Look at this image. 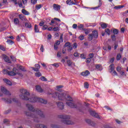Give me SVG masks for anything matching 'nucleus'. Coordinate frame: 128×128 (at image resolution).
Masks as SVG:
<instances>
[{
    "label": "nucleus",
    "instance_id": "obj_1",
    "mask_svg": "<svg viewBox=\"0 0 128 128\" xmlns=\"http://www.w3.org/2000/svg\"><path fill=\"white\" fill-rule=\"evenodd\" d=\"M20 92L22 94L20 96V98L23 100H28L30 102H40L41 104H48V100L42 99V98H38L36 96H33L32 98H28L30 96V92L26 89H21L20 90Z\"/></svg>",
    "mask_w": 128,
    "mask_h": 128
},
{
    "label": "nucleus",
    "instance_id": "obj_22",
    "mask_svg": "<svg viewBox=\"0 0 128 128\" xmlns=\"http://www.w3.org/2000/svg\"><path fill=\"white\" fill-rule=\"evenodd\" d=\"M22 12L25 16H28L30 14V12H28L26 11V10L24 9H22Z\"/></svg>",
    "mask_w": 128,
    "mask_h": 128
},
{
    "label": "nucleus",
    "instance_id": "obj_31",
    "mask_svg": "<svg viewBox=\"0 0 128 128\" xmlns=\"http://www.w3.org/2000/svg\"><path fill=\"white\" fill-rule=\"evenodd\" d=\"M102 1L100 0H99V4L98 6H96L94 8V10H96L97 8H100V6H102Z\"/></svg>",
    "mask_w": 128,
    "mask_h": 128
},
{
    "label": "nucleus",
    "instance_id": "obj_34",
    "mask_svg": "<svg viewBox=\"0 0 128 128\" xmlns=\"http://www.w3.org/2000/svg\"><path fill=\"white\" fill-rule=\"evenodd\" d=\"M108 24H106V23L101 24V28H106Z\"/></svg>",
    "mask_w": 128,
    "mask_h": 128
},
{
    "label": "nucleus",
    "instance_id": "obj_27",
    "mask_svg": "<svg viewBox=\"0 0 128 128\" xmlns=\"http://www.w3.org/2000/svg\"><path fill=\"white\" fill-rule=\"evenodd\" d=\"M78 28H79V30H84V26L82 24H80V25H78Z\"/></svg>",
    "mask_w": 128,
    "mask_h": 128
},
{
    "label": "nucleus",
    "instance_id": "obj_37",
    "mask_svg": "<svg viewBox=\"0 0 128 128\" xmlns=\"http://www.w3.org/2000/svg\"><path fill=\"white\" fill-rule=\"evenodd\" d=\"M40 80H42L43 82H47L48 81V80H46V77L42 76H41L40 78Z\"/></svg>",
    "mask_w": 128,
    "mask_h": 128
},
{
    "label": "nucleus",
    "instance_id": "obj_42",
    "mask_svg": "<svg viewBox=\"0 0 128 128\" xmlns=\"http://www.w3.org/2000/svg\"><path fill=\"white\" fill-rule=\"evenodd\" d=\"M79 40H84V35L81 34L79 37H78Z\"/></svg>",
    "mask_w": 128,
    "mask_h": 128
},
{
    "label": "nucleus",
    "instance_id": "obj_41",
    "mask_svg": "<svg viewBox=\"0 0 128 128\" xmlns=\"http://www.w3.org/2000/svg\"><path fill=\"white\" fill-rule=\"evenodd\" d=\"M83 30L85 32L86 34H90V30H88V29L84 28Z\"/></svg>",
    "mask_w": 128,
    "mask_h": 128
},
{
    "label": "nucleus",
    "instance_id": "obj_39",
    "mask_svg": "<svg viewBox=\"0 0 128 128\" xmlns=\"http://www.w3.org/2000/svg\"><path fill=\"white\" fill-rule=\"evenodd\" d=\"M120 58H122V55L120 54H118L116 56L117 60H120Z\"/></svg>",
    "mask_w": 128,
    "mask_h": 128
},
{
    "label": "nucleus",
    "instance_id": "obj_25",
    "mask_svg": "<svg viewBox=\"0 0 128 128\" xmlns=\"http://www.w3.org/2000/svg\"><path fill=\"white\" fill-rule=\"evenodd\" d=\"M110 70H111L110 72L112 73V72H114V64H112L110 65Z\"/></svg>",
    "mask_w": 128,
    "mask_h": 128
},
{
    "label": "nucleus",
    "instance_id": "obj_63",
    "mask_svg": "<svg viewBox=\"0 0 128 128\" xmlns=\"http://www.w3.org/2000/svg\"><path fill=\"white\" fill-rule=\"evenodd\" d=\"M24 4H28V0H22Z\"/></svg>",
    "mask_w": 128,
    "mask_h": 128
},
{
    "label": "nucleus",
    "instance_id": "obj_45",
    "mask_svg": "<svg viewBox=\"0 0 128 128\" xmlns=\"http://www.w3.org/2000/svg\"><path fill=\"white\" fill-rule=\"evenodd\" d=\"M84 88H88V82H85L84 84Z\"/></svg>",
    "mask_w": 128,
    "mask_h": 128
},
{
    "label": "nucleus",
    "instance_id": "obj_21",
    "mask_svg": "<svg viewBox=\"0 0 128 128\" xmlns=\"http://www.w3.org/2000/svg\"><path fill=\"white\" fill-rule=\"evenodd\" d=\"M19 18L21 20H26V16H24L22 14H20L18 16Z\"/></svg>",
    "mask_w": 128,
    "mask_h": 128
},
{
    "label": "nucleus",
    "instance_id": "obj_40",
    "mask_svg": "<svg viewBox=\"0 0 128 128\" xmlns=\"http://www.w3.org/2000/svg\"><path fill=\"white\" fill-rule=\"evenodd\" d=\"M105 32H106V34H107L108 36H110V31L108 28H106L105 30Z\"/></svg>",
    "mask_w": 128,
    "mask_h": 128
},
{
    "label": "nucleus",
    "instance_id": "obj_17",
    "mask_svg": "<svg viewBox=\"0 0 128 128\" xmlns=\"http://www.w3.org/2000/svg\"><path fill=\"white\" fill-rule=\"evenodd\" d=\"M53 8L54 10H60V6L57 4H54Z\"/></svg>",
    "mask_w": 128,
    "mask_h": 128
},
{
    "label": "nucleus",
    "instance_id": "obj_49",
    "mask_svg": "<svg viewBox=\"0 0 128 128\" xmlns=\"http://www.w3.org/2000/svg\"><path fill=\"white\" fill-rule=\"evenodd\" d=\"M52 66H55V68H58L60 66V65L58 63L52 64Z\"/></svg>",
    "mask_w": 128,
    "mask_h": 128
},
{
    "label": "nucleus",
    "instance_id": "obj_47",
    "mask_svg": "<svg viewBox=\"0 0 128 128\" xmlns=\"http://www.w3.org/2000/svg\"><path fill=\"white\" fill-rule=\"evenodd\" d=\"M42 8V4H37L36 5V10H40Z\"/></svg>",
    "mask_w": 128,
    "mask_h": 128
},
{
    "label": "nucleus",
    "instance_id": "obj_62",
    "mask_svg": "<svg viewBox=\"0 0 128 128\" xmlns=\"http://www.w3.org/2000/svg\"><path fill=\"white\" fill-rule=\"evenodd\" d=\"M72 28H74V29L76 28H78V24H74L72 26Z\"/></svg>",
    "mask_w": 128,
    "mask_h": 128
},
{
    "label": "nucleus",
    "instance_id": "obj_18",
    "mask_svg": "<svg viewBox=\"0 0 128 128\" xmlns=\"http://www.w3.org/2000/svg\"><path fill=\"white\" fill-rule=\"evenodd\" d=\"M35 126L36 128H48L44 124H36Z\"/></svg>",
    "mask_w": 128,
    "mask_h": 128
},
{
    "label": "nucleus",
    "instance_id": "obj_16",
    "mask_svg": "<svg viewBox=\"0 0 128 128\" xmlns=\"http://www.w3.org/2000/svg\"><path fill=\"white\" fill-rule=\"evenodd\" d=\"M3 60H4V62H8V64H10V60L8 58V56H6V55L3 56Z\"/></svg>",
    "mask_w": 128,
    "mask_h": 128
},
{
    "label": "nucleus",
    "instance_id": "obj_57",
    "mask_svg": "<svg viewBox=\"0 0 128 128\" xmlns=\"http://www.w3.org/2000/svg\"><path fill=\"white\" fill-rule=\"evenodd\" d=\"M4 124H9L10 121H8V119H4Z\"/></svg>",
    "mask_w": 128,
    "mask_h": 128
},
{
    "label": "nucleus",
    "instance_id": "obj_9",
    "mask_svg": "<svg viewBox=\"0 0 128 128\" xmlns=\"http://www.w3.org/2000/svg\"><path fill=\"white\" fill-rule=\"evenodd\" d=\"M89 112L90 114L92 116H94V118H100V116L98 114V113L94 111L90 110Z\"/></svg>",
    "mask_w": 128,
    "mask_h": 128
},
{
    "label": "nucleus",
    "instance_id": "obj_44",
    "mask_svg": "<svg viewBox=\"0 0 128 128\" xmlns=\"http://www.w3.org/2000/svg\"><path fill=\"white\" fill-rule=\"evenodd\" d=\"M52 30L54 32H57V30H60V28H58V26H56L52 28Z\"/></svg>",
    "mask_w": 128,
    "mask_h": 128
},
{
    "label": "nucleus",
    "instance_id": "obj_55",
    "mask_svg": "<svg viewBox=\"0 0 128 128\" xmlns=\"http://www.w3.org/2000/svg\"><path fill=\"white\" fill-rule=\"evenodd\" d=\"M52 24H57V26L58 24V23L55 22L54 20H51V23H50L49 24H50V26H52Z\"/></svg>",
    "mask_w": 128,
    "mask_h": 128
},
{
    "label": "nucleus",
    "instance_id": "obj_59",
    "mask_svg": "<svg viewBox=\"0 0 128 128\" xmlns=\"http://www.w3.org/2000/svg\"><path fill=\"white\" fill-rule=\"evenodd\" d=\"M74 56H76V58H78V57L80 56V54H78V52H74Z\"/></svg>",
    "mask_w": 128,
    "mask_h": 128
},
{
    "label": "nucleus",
    "instance_id": "obj_51",
    "mask_svg": "<svg viewBox=\"0 0 128 128\" xmlns=\"http://www.w3.org/2000/svg\"><path fill=\"white\" fill-rule=\"evenodd\" d=\"M47 29H48V26L46 25H44L42 28V30H47Z\"/></svg>",
    "mask_w": 128,
    "mask_h": 128
},
{
    "label": "nucleus",
    "instance_id": "obj_60",
    "mask_svg": "<svg viewBox=\"0 0 128 128\" xmlns=\"http://www.w3.org/2000/svg\"><path fill=\"white\" fill-rule=\"evenodd\" d=\"M44 46L43 45H42L41 46V47L40 48V50H41V52H44Z\"/></svg>",
    "mask_w": 128,
    "mask_h": 128
},
{
    "label": "nucleus",
    "instance_id": "obj_54",
    "mask_svg": "<svg viewBox=\"0 0 128 128\" xmlns=\"http://www.w3.org/2000/svg\"><path fill=\"white\" fill-rule=\"evenodd\" d=\"M70 46V43L69 42H68L66 43L65 44L64 46V48L66 47V46Z\"/></svg>",
    "mask_w": 128,
    "mask_h": 128
},
{
    "label": "nucleus",
    "instance_id": "obj_11",
    "mask_svg": "<svg viewBox=\"0 0 128 128\" xmlns=\"http://www.w3.org/2000/svg\"><path fill=\"white\" fill-rule=\"evenodd\" d=\"M56 104L60 110H64V104L63 102H56Z\"/></svg>",
    "mask_w": 128,
    "mask_h": 128
},
{
    "label": "nucleus",
    "instance_id": "obj_12",
    "mask_svg": "<svg viewBox=\"0 0 128 128\" xmlns=\"http://www.w3.org/2000/svg\"><path fill=\"white\" fill-rule=\"evenodd\" d=\"M60 92H53L52 93L48 94H52V98H58V94Z\"/></svg>",
    "mask_w": 128,
    "mask_h": 128
},
{
    "label": "nucleus",
    "instance_id": "obj_28",
    "mask_svg": "<svg viewBox=\"0 0 128 128\" xmlns=\"http://www.w3.org/2000/svg\"><path fill=\"white\" fill-rule=\"evenodd\" d=\"M124 6H122V5H120V6H115L114 7V8L115 9V10H120V8H124Z\"/></svg>",
    "mask_w": 128,
    "mask_h": 128
},
{
    "label": "nucleus",
    "instance_id": "obj_50",
    "mask_svg": "<svg viewBox=\"0 0 128 128\" xmlns=\"http://www.w3.org/2000/svg\"><path fill=\"white\" fill-rule=\"evenodd\" d=\"M72 50V46H70L68 47V52H70V50Z\"/></svg>",
    "mask_w": 128,
    "mask_h": 128
},
{
    "label": "nucleus",
    "instance_id": "obj_4",
    "mask_svg": "<svg viewBox=\"0 0 128 128\" xmlns=\"http://www.w3.org/2000/svg\"><path fill=\"white\" fill-rule=\"evenodd\" d=\"M58 118H61L62 122L64 124H74V122H72L70 120V116L66 114H60L58 116Z\"/></svg>",
    "mask_w": 128,
    "mask_h": 128
},
{
    "label": "nucleus",
    "instance_id": "obj_7",
    "mask_svg": "<svg viewBox=\"0 0 128 128\" xmlns=\"http://www.w3.org/2000/svg\"><path fill=\"white\" fill-rule=\"evenodd\" d=\"M2 100L7 104H12V102H14L16 103L18 102V100L16 98H11L10 99L8 98H2Z\"/></svg>",
    "mask_w": 128,
    "mask_h": 128
},
{
    "label": "nucleus",
    "instance_id": "obj_24",
    "mask_svg": "<svg viewBox=\"0 0 128 128\" xmlns=\"http://www.w3.org/2000/svg\"><path fill=\"white\" fill-rule=\"evenodd\" d=\"M34 32H40V30H38V25H34Z\"/></svg>",
    "mask_w": 128,
    "mask_h": 128
},
{
    "label": "nucleus",
    "instance_id": "obj_38",
    "mask_svg": "<svg viewBox=\"0 0 128 128\" xmlns=\"http://www.w3.org/2000/svg\"><path fill=\"white\" fill-rule=\"evenodd\" d=\"M67 64L68 66H70L72 64V62L70 60H68Z\"/></svg>",
    "mask_w": 128,
    "mask_h": 128
},
{
    "label": "nucleus",
    "instance_id": "obj_2",
    "mask_svg": "<svg viewBox=\"0 0 128 128\" xmlns=\"http://www.w3.org/2000/svg\"><path fill=\"white\" fill-rule=\"evenodd\" d=\"M66 100H67L66 104L68 106H70L72 108H76L79 112H82V110H84V106H82L81 102L74 104V103L72 102H74L72 98L70 96H66Z\"/></svg>",
    "mask_w": 128,
    "mask_h": 128
},
{
    "label": "nucleus",
    "instance_id": "obj_43",
    "mask_svg": "<svg viewBox=\"0 0 128 128\" xmlns=\"http://www.w3.org/2000/svg\"><path fill=\"white\" fill-rule=\"evenodd\" d=\"M113 33L114 34H118V30L117 29H114L113 30Z\"/></svg>",
    "mask_w": 128,
    "mask_h": 128
},
{
    "label": "nucleus",
    "instance_id": "obj_8",
    "mask_svg": "<svg viewBox=\"0 0 128 128\" xmlns=\"http://www.w3.org/2000/svg\"><path fill=\"white\" fill-rule=\"evenodd\" d=\"M66 92L59 93L58 98L59 100H66Z\"/></svg>",
    "mask_w": 128,
    "mask_h": 128
},
{
    "label": "nucleus",
    "instance_id": "obj_46",
    "mask_svg": "<svg viewBox=\"0 0 128 128\" xmlns=\"http://www.w3.org/2000/svg\"><path fill=\"white\" fill-rule=\"evenodd\" d=\"M6 42L10 44H14V42L12 40H8Z\"/></svg>",
    "mask_w": 128,
    "mask_h": 128
},
{
    "label": "nucleus",
    "instance_id": "obj_56",
    "mask_svg": "<svg viewBox=\"0 0 128 128\" xmlns=\"http://www.w3.org/2000/svg\"><path fill=\"white\" fill-rule=\"evenodd\" d=\"M116 70L118 72H120V70H122V68L120 66H118L116 68Z\"/></svg>",
    "mask_w": 128,
    "mask_h": 128
},
{
    "label": "nucleus",
    "instance_id": "obj_26",
    "mask_svg": "<svg viewBox=\"0 0 128 128\" xmlns=\"http://www.w3.org/2000/svg\"><path fill=\"white\" fill-rule=\"evenodd\" d=\"M25 26L26 28H32V24H30V23L26 22Z\"/></svg>",
    "mask_w": 128,
    "mask_h": 128
},
{
    "label": "nucleus",
    "instance_id": "obj_19",
    "mask_svg": "<svg viewBox=\"0 0 128 128\" xmlns=\"http://www.w3.org/2000/svg\"><path fill=\"white\" fill-rule=\"evenodd\" d=\"M36 90L38 92H42L44 90L42 88V87L40 86H36Z\"/></svg>",
    "mask_w": 128,
    "mask_h": 128
},
{
    "label": "nucleus",
    "instance_id": "obj_5",
    "mask_svg": "<svg viewBox=\"0 0 128 128\" xmlns=\"http://www.w3.org/2000/svg\"><path fill=\"white\" fill-rule=\"evenodd\" d=\"M25 114H26L27 116H30V118H33L34 122H40V118H38V115L32 114L30 112H25Z\"/></svg>",
    "mask_w": 128,
    "mask_h": 128
},
{
    "label": "nucleus",
    "instance_id": "obj_14",
    "mask_svg": "<svg viewBox=\"0 0 128 128\" xmlns=\"http://www.w3.org/2000/svg\"><path fill=\"white\" fill-rule=\"evenodd\" d=\"M90 72L88 70H86L82 72H81V75L83 76H90Z\"/></svg>",
    "mask_w": 128,
    "mask_h": 128
},
{
    "label": "nucleus",
    "instance_id": "obj_64",
    "mask_svg": "<svg viewBox=\"0 0 128 128\" xmlns=\"http://www.w3.org/2000/svg\"><path fill=\"white\" fill-rule=\"evenodd\" d=\"M86 62H87V64H90V58H86Z\"/></svg>",
    "mask_w": 128,
    "mask_h": 128
},
{
    "label": "nucleus",
    "instance_id": "obj_15",
    "mask_svg": "<svg viewBox=\"0 0 128 128\" xmlns=\"http://www.w3.org/2000/svg\"><path fill=\"white\" fill-rule=\"evenodd\" d=\"M92 34L94 38H98V32L96 30L92 31Z\"/></svg>",
    "mask_w": 128,
    "mask_h": 128
},
{
    "label": "nucleus",
    "instance_id": "obj_23",
    "mask_svg": "<svg viewBox=\"0 0 128 128\" xmlns=\"http://www.w3.org/2000/svg\"><path fill=\"white\" fill-rule=\"evenodd\" d=\"M96 68L98 70H102V66L100 64H96Z\"/></svg>",
    "mask_w": 128,
    "mask_h": 128
},
{
    "label": "nucleus",
    "instance_id": "obj_29",
    "mask_svg": "<svg viewBox=\"0 0 128 128\" xmlns=\"http://www.w3.org/2000/svg\"><path fill=\"white\" fill-rule=\"evenodd\" d=\"M92 38H94V35H92V34H90L88 36V40L90 41V40H92Z\"/></svg>",
    "mask_w": 128,
    "mask_h": 128
},
{
    "label": "nucleus",
    "instance_id": "obj_30",
    "mask_svg": "<svg viewBox=\"0 0 128 128\" xmlns=\"http://www.w3.org/2000/svg\"><path fill=\"white\" fill-rule=\"evenodd\" d=\"M14 24L16 25H18L20 24V20H18V18H16L14 19Z\"/></svg>",
    "mask_w": 128,
    "mask_h": 128
},
{
    "label": "nucleus",
    "instance_id": "obj_6",
    "mask_svg": "<svg viewBox=\"0 0 128 128\" xmlns=\"http://www.w3.org/2000/svg\"><path fill=\"white\" fill-rule=\"evenodd\" d=\"M3 72L4 74H8V76H16L18 72V70H16V68H13L12 71H8L6 69H4L3 70Z\"/></svg>",
    "mask_w": 128,
    "mask_h": 128
},
{
    "label": "nucleus",
    "instance_id": "obj_33",
    "mask_svg": "<svg viewBox=\"0 0 128 128\" xmlns=\"http://www.w3.org/2000/svg\"><path fill=\"white\" fill-rule=\"evenodd\" d=\"M111 38L113 42H116V35L114 34L112 35Z\"/></svg>",
    "mask_w": 128,
    "mask_h": 128
},
{
    "label": "nucleus",
    "instance_id": "obj_20",
    "mask_svg": "<svg viewBox=\"0 0 128 128\" xmlns=\"http://www.w3.org/2000/svg\"><path fill=\"white\" fill-rule=\"evenodd\" d=\"M4 82L6 84H8V86H12V82L8 80V79L4 78L3 80Z\"/></svg>",
    "mask_w": 128,
    "mask_h": 128
},
{
    "label": "nucleus",
    "instance_id": "obj_52",
    "mask_svg": "<svg viewBox=\"0 0 128 128\" xmlns=\"http://www.w3.org/2000/svg\"><path fill=\"white\" fill-rule=\"evenodd\" d=\"M72 2V0H67L66 1V4H69L70 6L72 5V3H70Z\"/></svg>",
    "mask_w": 128,
    "mask_h": 128
},
{
    "label": "nucleus",
    "instance_id": "obj_58",
    "mask_svg": "<svg viewBox=\"0 0 128 128\" xmlns=\"http://www.w3.org/2000/svg\"><path fill=\"white\" fill-rule=\"evenodd\" d=\"M111 74L114 76H118V73H116V72L114 70Z\"/></svg>",
    "mask_w": 128,
    "mask_h": 128
},
{
    "label": "nucleus",
    "instance_id": "obj_3",
    "mask_svg": "<svg viewBox=\"0 0 128 128\" xmlns=\"http://www.w3.org/2000/svg\"><path fill=\"white\" fill-rule=\"evenodd\" d=\"M26 108H27L28 110L30 112H36V114H37L40 116L42 118H44L45 116H44V112L40 110L39 109H38V108L34 109V106L31 104H26Z\"/></svg>",
    "mask_w": 128,
    "mask_h": 128
},
{
    "label": "nucleus",
    "instance_id": "obj_48",
    "mask_svg": "<svg viewBox=\"0 0 128 128\" xmlns=\"http://www.w3.org/2000/svg\"><path fill=\"white\" fill-rule=\"evenodd\" d=\"M94 53H91V54H90L89 55H88V56H89V58H94Z\"/></svg>",
    "mask_w": 128,
    "mask_h": 128
},
{
    "label": "nucleus",
    "instance_id": "obj_10",
    "mask_svg": "<svg viewBox=\"0 0 128 128\" xmlns=\"http://www.w3.org/2000/svg\"><path fill=\"white\" fill-rule=\"evenodd\" d=\"M1 92L4 94H7L8 96H10V92L6 88L2 86H1Z\"/></svg>",
    "mask_w": 128,
    "mask_h": 128
},
{
    "label": "nucleus",
    "instance_id": "obj_35",
    "mask_svg": "<svg viewBox=\"0 0 128 128\" xmlns=\"http://www.w3.org/2000/svg\"><path fill=\"white\" fill-rule=\"evenodd\" d=\"M50 126H51V128H60V126H58V125H56L54 124H51Z\"/></svg>",
    "mask_w": 128,
    "mask_h": 128
},
{
    "label": "nucleus",
    "instance_id": "obj_13",
    "mask_svg": "<svg viewBox=\"0 0 128 128\" xmlns=\"http://www.w3.org/2000/svg\"><path fill=\"white\" fill-rule=\"evenodd\" d=\"M35 67L36 68L32 67L31 68H32L34 72H38L40 70V64H36Z\"/></svg>",
    "mask_w": 128,
    "mask_h": 128
},
{
    "label": "nucleus",
    "instance_id": "obj_36",
    "mask_svg": "<svg viewBox=\"0 0 128 128\" xmlns=\"http://www.w3.org/2000/svg\"><path fill=\"white\" fill-rule=\"evenodd\" d=\"M35 76L38 78H40V76H42V73H40V72H37L35 73Z\"/></svg>",
    "mask_w": 128,
    "mask_h": 128
},
{
    "label": "nucleus",
    "instance_id": "obj_32",
    "mask_svg": "<svg viewBox=\"0 0 128 128\" xmlns=\"http://www.w3.org/2000/svg\"><path fill=\"white\" fill-rule=\"evenodd\" d=\"M18 68H20V70H22V72H26V68H24V67L22 66H19Z\"/></svg>",
    "mask_w": 128,
    "mask_h": 128
},
{
    "label": "nucleus",
    "instance_id": "obj_53",
    "mask_svg": "<svg viewBox=\"0 0 128 128\" xmlns=\"http://www.w3.org/2000/svg\"><path fill=\"white\" fill-rule=\"evenodd\" d=\"M37 0H31V4H36Z\"/></svg>",
    "mask_w": 128,
    "mask_h": 128
},
{
    "label": "nucleus",
    "instance_id": "obj_61",
    "mask_svg": "<svg viewBox=\"0 0 128 128\" xmlns=\"http://www.w3.org/2000/svg\"><path fill=\"white\" fill-rule=\"evenodd\" d=\"M0 50H2L4 51V50H6V48H4V46L0 45Z\"/></svg>",
    "mask_w": 128,
    "mask_h": 128
}]
</instances>
